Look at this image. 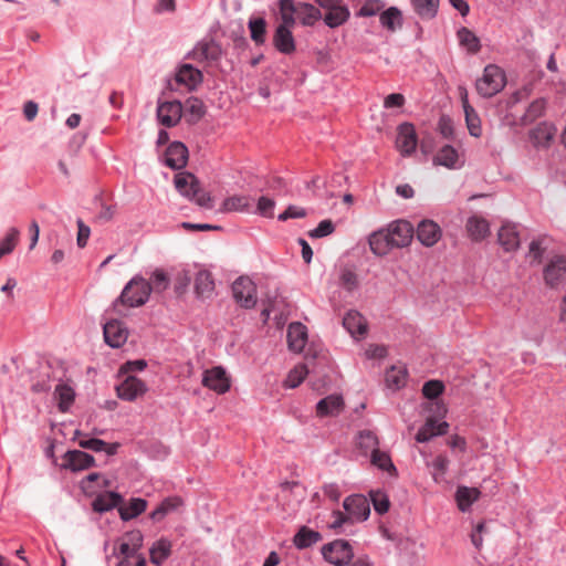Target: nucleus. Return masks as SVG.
Returning <instances> with one entry per match:
<instances>
[{
	"mask_svg": "<svg viewBox=\"0 0 566 566\" xmlns=\"http://www.w3.org/2000/svg\"><path fill=\"white\" fill-rule=\"evenodd\" d=\"M458 39L460 45L465 48L469 53L475 54L481 49L479 38L468 28H461L458 31Z\"/></svg>",
	"mask_w": 566,
	"mask_h": 566,
	"instance_id": "43",
	"label": "nucleus"
},
{
	"mask_svg": "<svg viewBox=\"0 0 566 566\" xmlns=\"http://www.w3.org/2000/svg\"><path fill=\"white\" fill-rule=\"evenodd\" d=\"M432 161L434 166H443L448 169H455L458 167L457 164L459 161V153L454 147L444 145L434 155Z\"/></svg>",
	"mask_w": 566,
	"mask_h": 566,
	"instance_id": "29",
	"label": "nucleus"
},
{
	"mask_svg": "<svg viewBox=\"0 0 566 566\" xmlns=\"http://www.w3.org/2000/svg\"><path fill=\"white\" fill-rule=\"evenodd\" d=\"M343 506L346 511V514L342 513L340 511L334 512V521L331 523L332 528L336 530L345 523L353 524L354 522L365 521L370 514L369 501L366 496L360 494L346 497Z\"/></svg>",
	"mask_w": 566,
	"mask_h": 566,
	"instance_id": "1",
	"label": "nucleus"
},
{
	"mask_svg": "<svg viewBox=\"0 0 566 566\" xmlns=\"http://www.w3.org/2000/svg\"><path fill=\"white\" fill-rule=\"evenodd\" d=\"M344 409V400L339 395H331L319 400L316 405V415L321 418L337 416Z\"/></svg>",
	"mask_w": 566,
	"mask_h": 566,
	"instance_id": "22",
	"label": "nucleus"
},
{
	"mask_svg": "<svg viewBox=\"0 0 566 566\" xmlns=\"http://www.w3.org/2000/svg\"><path fill=\"white\" fill-rule=\"evenodd\" d=\"M184 107L180 102H164L158 105L157 117L161 125L172 127L177 125L182 116Z\"/></svg>",
	"mask_w": 566,
	"mask_h": 566,
	"instance_id": "10",
	"label": "nucleus"
},
{
	"mask_svg": "<svg viewBox=\"0 0 566 566\" xmlns=\"http://www.w3.org/2000/svg\"><path fill=\"white\" fill-rule=\"evenodd\" d=\"M232 293L235 302L244 308H252L255 306L256 286L249 276H240L232 284Z\"/></svg>",
	"mask_w": 566,
	"mask_h": 566,
	"instance_id": "6",
	"label": "nucleus"
},
{
	"mask_svg": "<svg viewBox=\"0 0 566 566\" xmlns=\"http://www.w3.org/2000/svg\"><path fill=\"white\" fill-rule=\"evenodd\" d=\"M187 147L180 142L170 144L165 153V164L171 169H181L187 165Z\"/></svg>",
	"mask_w": 566,
	"mask_h": 566,
	"instance_id": "16",
	"label": "nucleus"
},
{
	"mask_svg": "<svg viewBox=\"0 0 566 566\" xmlns=\"http://www.w3.org/2000/svg\"><path fill=\"white\" fill-rule=\"evenodd\" d=\"M323 555L328 563L335 566H344L350 562L354 553L348 542L336 539L323 547Z\"/></svg>",
	"mask_w": 566,
	"mask_h": 566,
	"instance_id": "7",
	"label": "nucleus"
},
{
	"mask_svg": "<svg viewBox=\"0 0 566 566\" xmlns=\"http://www.w3.org/2000/svg\"><path fill=\"white\" fill-rule=\"evenodd\" d=\"M543 275L547 286L557 287L566 279V258L563 255L552 258L544 268Z\"/></svg>",
	"mask_w": 566,
	"mask_h": 566,
	"instance_id": "9",
	"label": "nucleus"
},
{
	"mask_svg": "<svg viewBox=\"0 0 566 566\" xmlns=\"http://www.w3.org/2000/svg\"><path fill=\"white\" fill-rule=\"evenodd\" d=\"M370 496L376 512H378L379 514L388 512L390 502L388 496L384 492L375 491L370 493Z\"/></svg>",
	"mask_w": 566,
	"mask_h": 566,
	"instance_id": "56",
	"label": "nucleus"
},
{
	"mask_svg": "<svg viewBox=\"0 0 566 566\" xmlns=\"http://www.w3.org/2000/svg\"><path fill=\"white\" fill-rule=\"evenodd\" d=\"M449 465V459L446 455H438L431 463L433 469L432 476L436 482H439L444 473L447 472Z\"/></svg>",
	"mask_w": 566,
	"mask_h": 566,
	"instance_id": "57",
	"label": "nucleus"
},
{
	"mask_svg": "<svg viewBox=\"0 0 566 566\" xmlns=\"http://www.w3.org/2000/svg\"><path fill=\"white\" fill-rule=\"evenodd\" d=\"M172 544L167 538L156 541L149 549L150 562L155 565H161L171 553Z\"/></svg>",
	"mask_w": 566,
	"mask_h": 566,
	"instance_id": "36",
	"label": "nucleus"
},
{
	"mask_svg": "<svg viewBox=\"0 0 566 566\" xmlns=\"http://www.w3.org/2000/svg\"><path fill=\"white\" fill-rule=\"evenodd\" d=\"M499 243L507 252L514 251L520 247V237L514 224H503L499 231Z\"/></svg>",
	"mask_w": 566,
	"mask_h": 566,
	"instance_id": "27",
	"label": "nucleus"
},
{
	"mask_svg": "<svg viewBox=\"0 0 566 566\" xmlns=\"http://www.w3.org/2000/svg\"><path fill=\"white\" fill-rule=\"evenodd\" d=\"M335 227L331 220H323L318 223V226L310 231V237L312 238H323L329 235L334 232Z\"/></svg>",
	"mask_w": 566,
	"mask_h": 566,
	"instance_id": "62",
	"label": "nucleus"
},
{
	"mask_svg": "<svg viewBox=\"0 0 566 566\" xmlns=\"http://www.w3.org/2000/svg\"><path fill=\"white\" fill-rule=\"evenodd\" d=\"M443 384L439 380H429L422 387V394L426 398L434 399L443 391Z\"/></svg>",
	"mask_w": 566,
	"mask_h": 566,
	"instance_id": "60",
	"label": "nucleus"
},
{
	"mask_svg": "<svg viewBox=\"0 0 566 566\" xmlns=\"http://www.w3.org/2000/svg\"><path fill=\"white\" fill-rule=\"evenodd\" d=\"M54 397L57 400L59 409L66 412L74 401V389L66 384H59L54 390Z\"/></svg>",
	"mask_w": 566,
	"mask_h": 566,
	"instance_id": "41",
	"label": "nucleus"
},
{
	"mask_svg": "<svg viewBox=\"0 0 566 566\" xmlns=\"http://www.w3.org/2000/svg\"><path fill=\"white\" fill-rule=\"evenodd\" d=\"M104 338L105 342L115 348L125 344L128 337V332L120 321L112 319L104 324Z\"/></svg>",
	"mask_w": 566,
	"mask_h": 566,
	"instance_id": "14",
	"label": "nucleus"
},
{
	"mask_svg": "<svg viewBox=\"0 0 566 566\" xmlns=\"http://www.w3.org/2000/svg\"><path fill=\"white\" fill-rule=\"evenodd\" d=\"M76 223L78 229L76 242L78 248H84L87 244V240L91 234V229L81 219H78Z\"/></svg>",
	"mask_w": 566,
	"mask_h": 566,
	"instance_id": "64",
	"label": "nucleus"
},
{
	"mask_svg": "<svg viewBox=\"0 0 566 566\" xmlns=\"http://www.w3.org/2000/svg\"><path fill=\"white\" fill-rule=\"evenodd\" d=\"M274 207L275 202L273 199L262 196L258 200L256 211L263 217L272 218Z\"/></svg>",
	"mask_w": 566,
	"mask_h": 566,
	"instance_id": "61",
	"label": "nucleus"
},
{
	"mask_svg": "<svg viewBox=\"0 0 566 566\" xmlns=\"http://www.w3.org/2000/svg\"><path fill=\"white\" fill-rule=\"evenodd\" d=\"M378 444L377 436L369 430L361 431L357 438V447L364 454L374 453L379 449Z\"/></svg>",
	"mask_w": 566,
	"mask_h": 566,
	"instance_id": "44",
	"label": "nucleus"
},
{
	"mask_svg": "<svg viewBox=\"0 0 566 566\" xmlns=\"http://www.w3.org/2000/svg\"><path fill=\"white\" fill-rule=\"evenodd\" d=\"M147 509V501L144 499H130L128 504L118 506V513L123 521H129L140 515Z\"/></svg>",
	"mask_w": 566,
	"mask_h": 566,
	"instance_id": "35",
	"label": "nucleus"
},
{
	"mask_svg": "<svg viewBox=\"0 0 566 566\" xmlns=\"http://www.w3.org/2000/svg\"><path fill=\"white\" fill-rule=\"evenodd\" d=\"M308 374L306 365L298 364L292 370H290L286 379L284 380V387L296 388L300 386Z\"/></svg>",
	"mask_w": 566,
	"mask_h": 566,
	"instance_id": "48",
	"label": "nucleus"
},
{
	"mask_svg": "<svg viewBox=\"0 0 566 566\" xmlns=\"http://www.w3.org/2000/svg\"><path fill=\"white\" fill-rule=\"evenodd\" d=\"M370 250L379 256L388 254L395 245L391 244L390 234L387 230H379L369 237Z\"/></svg>",
	"mask_w": 566,
	"mask_h": 566,
	"instance_id": "24",
	"label": "nucleus"
},
{
	"mask_svg": "<svg viewBox=\"0 0 566 566\" xmlns=\"http://www.w3.org/2000/svg\"><path fill=\"white\" fill-rule=\"evenodd\" d=\"M249 28L252 40L256 43H262L265 34V21L263 19L251 20L249 22Z\"/></svg>",
	"mask_w": 566,
	"mask_h": 566,
	"instance_id": "59",
	"label": "nucleus"
},
{
	"mask_svg": "<svg viewBox=\"0 0 566 566\" xmlns=\"http://www.w3.org/2000/svg\"><path fill=\"white\" fill-rule=\"evenodd\" d=\"M151 286L143 277L132 279L124 287L122 294L114 303V308L117 310L118 305L128 307H138L145 304L150 295Z\"/></svg>",
	"mask_w": 566,
	"mask_h": 566,
	"instance_id": "3",
	"label": "nucleus"
},
{
	"mask_svg": "<svg viewBox=\"0 0 566 566\" xmlns=\"http://www.w3.org/2000/svg\"><path fill=\"white\" fill-rule=\"evenodd\" d=\"M449 428L448 422H440L437 423V421L430 417L427 419L426 423L419 429V431L416 434V440L418 442H427L434 436H441L447 433V430Z\"/></svg>",
	"mask_w": 566,
	"mask_h": 566,
	"instance_id": "25",
	"label": "nucleus"
},
{
	"mask_svg": "<svg viewBox=\"0 0 566 566\" xmlns=\"http://www.w3.org/2000/svg\"><path fill=\"white\" fill-rule=\"evenodd\" d=\"M407 373L402 368L392 367L386 373V382L391 388H400L405 385Z\"/></svg>",
	"mask_w": 566,
	"mask_h": 566,
	"instance_id": "53",
	"label": "nucleus"
},
{
	"mask_svg": "<svg viewBox=\"0 0 566 566\" xmlns=\"http://www.w3.org/2000/svg\"><path fill=\"white\" fill-rule=\"evenodd\" d=\"M546 248L543 245V240H533L530 243L527 258L531 263L538 264L542 261Z\"/></svg>",
	"mask_w": 566,
	"mask_h": 566,
	"instance_id": "58",
	"label": "nucleus"
},
{
	"mask_svg": "<svg viewBox=\"0 0 566 566\" xmlns=\"http://www.w3.org/2000/svg\"><path fill=\"white\" fill-rule=\"evenodd\" d=\"M314 2L324 10L322 18L332 29L340 27L349 19V9L344 4V0H314Z\"/></svg>",
	"mask_w": 566,
	"mask_h": 566,
	"instance_id": "5",
	"label": "nucleus"
},
{
	"mask_svg": "<svg viewBox=\"0 0 566 566\" xmlns=\"http://www.w3.org/2000/svg\"><path fill=\"white\" fill-rule=\"evenodd\" d=\"M370 462L373 465L377 467L382 471H387L391 475L397 474V470L387 452H384L379 449L376 450L374 453L370 454Z\"/></svg>",
	"mask_w": 566,
	"mask_h": 566,
	"instance_id": "46",
	"label": "nucleus"
},
{
	"mask_svg": "<svg viewBox=\"0 0 566 566\" xmlns=\"http://www.w3.org/2000/svg\"><path fill=\"white\" fill-rule=\"evenodd\" d=\"M176 82L191 91L202 82V74L192 65L184 64L176 74Z\"/></svg>",
	"mask_w": 566,
	"mask_h": 566,
	"instance_id": "23",
	"label": "nucleus"
},
{
	"mask_svg": "<svg viewBox=\"0 0 566 566\" xmlns=\"http://www.w3.org/2000/svg\"><path fill=\"white\" fill-rule=\"evenodd\" d=\"M556 127L547 122L538 124L530 132V138L535 147H548L556 135Z\"/></svg>",
	"mask_w": 566,
	"mask_h": 566,
	"instance_id": "17",
	"label": "nucleus"
},
{
	"mask_svg": "<svg viewBox=\"0 0 566 566\" xmlns=\"http://www.w3.org/2000/svg\"><path fill=\"white\" fill-rule=\"evenodd\" d=\"M19 242V230L11 228L7 235L0 241V250L4 255L10 254Z\"/></svg>",
	"mask_w": 566,
	"mask_h": 566,
	"instance_id": "54",
	"label": "nucleus"
},
{
	"mask_svg": "<svg viewBox=\"0 0 566 566\" xmlns=\"http://www.w3.org/2000/svg\"><path fill=\"white\" fill-rule=\"evenodd\" d=\"M280 14L282 23L279 27H286L292 30L295 24L296 11L293 0H280Z\"/></svg>",
	"mask_w": 566,
	"mask_h": 566,
	"instance_id": "45",
	"label": "nucleus"
},
{
	"mask_svg": "<svg viewBox=\"0 0 566 566\" xmlns=\"http://www.w3.org/2000/svg\"><path fill=\"white\" fill-rule=\"evenodd\" d=\"M148 388L146 384L132 375H127L124 379L116 386V392L118 398L126 401H134L137 398L144 396L147 392Z\"/></svg>",
	"mask_w": 566,
	"mask_h": 566,
	"instance_id": "8",
	"label": "nucleus"
},
{
	"mask_svg": "<svg viewBox=\"0 0 566 566\" xmlns=\"http://www.w3.org/2000/svg\"><path fill=\"white\" fill-rule=\"evenodd\" d=\"M250 207L251 202L249 197L234 195L223 200L219 211L223 213L244 212L248 211Z\"/></svg>",
	"mask_w": 566,
	"mask_h": 566,
	"instance_id": "32",
	"label": "nucleus"
},
{
	"mask_svg": "<svg viewBox=\"0 0 566 566\" xmlns=\"http://www.w3.org/2000/svg\"><path fill=\"white\" fill-rule=\"evenodd\" d=\"M202 385L218 394H224L230 388V379L222 367H213L205 371Z\"/></svg>",
	"mask_w": 566,
	"mask_h": 566,
	"instance_id": "11",
	"label": "nucleus"
},
{
	"mask_svg": "<svg viewBox=\"0 0 566 566\" xmlns=\"http://www.w3.org/2000/svg\"><path fill=\"white\" fill-rule=\"evenodd\" d=\"M481 492L475 488L460 486L455 499L460 511L465 512L480 497Z\"/></svg>",
	"mask_w": 566,
	"mask_h": 566,
	"instance_id": "39",
	"label": "nucleus"
},
{
	"mask_svg": "<svg viewBox=\"0 0 566 566\" xmlns=\"http://www.w3.org/2000/svg\"><path fill=\"white\" fill-rule=\"evenodd\" d=\"M438 129L440 134L447 138L452 139L454 129H453V123L450 117L448 116H441L438 123Z\"/></svg>",
	"mask_w": 566,
	"mask_h": 566,
	"instance_id": "63",
	"label": "nucleus"
},
{
	"mask_svg": "<svg viewBox=\"0 0 566 566\" xmlns=\"http://www.w3.org/2000/svg\"><path fill=\"white\" fill-rule=\"evenodd\" d=\"M505 83L504 72L497 65L489 64L476 80L475 88L482 97H492L504 88Z\"/></svg>",
	"mask_w": 566,
	"mask_h": 566,
	"instance_id": "4",
	"label": "nucleus"
},
{
	"mask_svg": "<svg viewBox=\"0 0 566 566\" xmlns=\"http://www.w3.org/2000/svg\"><path fill=\"white\" fill-rule=\"evenodd\" d=\"M467 230L472 240L481 241L489 235L490 226L484 218L473 216L467 222Z\"/></svg>",
	"mask_w": 566,
	"mask_h": 566,
	"instance_id": "31",
	"label": "nucleus"
},
{
	"mask_svg": "<svg viewBox=\"0 0 566 566\" xmlns=\"http://www.w3.org/2000/svg\"><path fill=\"white\" fill-rule=\"evenodd\" d=\"M175 187L179 193L192 201L199 207L211 209L213 200L209 192L205 191L198 178L188 171L179 172L175 176Z\"/></svg>",
	"mask_w": 566,
	"mask_h": 566,
	"instance_id": "2",
	"label": "nucleus"
},
{
	"mask_svg": "<svg viewBox=\"0 0 566 566\" xmlns=\"http://www.w3.org/2000/svg\"><path fill=\"white\" fill-rule=\"evenodd\" d=\"M63 460L64 462L62 468L69 469L71 471L86 470L92 468L95 463V460L91 454L80 450L67 451L63 455Z\"/></svg>",
	"mask_w": 566,
	"mask_h": 566,
	"instance_id": "15",
	"label": "nucleus"
},
{
	"mask_svg": "<svg viewBox=\"0 0 566 566\" xmlns=\"http://www.w3.org/2000/svg\"><path fill=\"white\" fill-rule=\"evenodd\" d=\"M417 238L423 245L432 247L440 240L441 229L431 220H422L417 227Z\"/></svg>",
	"mask_w": 566,
	"mask_h": 566,
	"instance_id": "19",
	"label": "nucleus"
},
{
	"mask_svg": "<svg viewBox=\"0 0 566 566\" xmlns=\"http://www.w3.org/2000/svg\"><path fill=\"white\" fill-rule=\"evenodd\" d=\"M206 113V107L202 101L197 97H191L186 102L185 116L188 123H197Z\"/></svg>",
	"mask_w": 566,
	"mask_h": 566,
	"instance_id": "42",
	"label": "nucleus"
},
{
	"mask_svg": "<svg viewBox=\"0 0 566 566\" xmlns=\"http://www.w3.org/2000/svg\"><path fill=\"white\" fill-rule=\"evenodd\" d=\"M412 9L421 19H432L439 8V0H410Z\"/></svg>",
	"mask_w": 566,
	"mask_h": 566,
	"instance_id": "40",
	"label": "nucleus"
},
{
	"mask_svg": "<svg viewBox=\"0 0 566 566\" xmlns=\"http://www.w3.org/2000/svg\"><path fill=\"white\" fill-rule=\"evenodd\" d=\"M379 21L385 29L395 32L402 27V13L398 8L390 7L380 12Z\"/></svg>",
	"mask_w": 566,
	"mask_h": 566,
	"instance_id": "33",
	"label": "nucleus"
},
{
	"mask_svg": "<svg viewBox=\"0 0 566 566\" xmlns=\"http://www.w3.org/2000/svg\"><path fill=\"white\" fill-rule=\"evenodd\" d=\"M307 342V329L302 323H292L287 328L289 348L295 353L303 350Z\"/></svg>",
	"mask_w": 566,
	"mask_h": 566,
	"instance_id": "21",
	"label": "nucleus"
},
{
	"mask_svg": "<svg viewBox=\"0 0 566 566\" xmlns=\"http://www.w3.org/2000/svg\"><path fill=\"white\" fill-rule=\"evenodd\" d=\"M464 115L469 133L474 137L481 136V120L475 109L473 107H469L468 111H464Z\"/></svg>",
	"mask_w": 566,
	"mask_h": 566,
	"instance_id": "52",
	"label": "nucleus"
},
{
	"mask_svg": "<svg viewBox=\"0 0 566 566\" xmlns=\"http://www.w3.org/2000/svg\"><path fill=\"white\" fill-rule=\"evenodd\" d=\"M151 286V291L156 292V293H160L163 291H165L168 285H169V279L167 276V274L161 271V270H156L151 277H150V281L148 282Z\"/></svg>",
	"mask_w": 566,
	"mask_h": 566,
	"instance_id": "55",
	"label": "nucleus"
},
{
	"mask_svg": "<svg viewBox=\"0 0 566 566\" xmlns=\"http://www.w3.org/2000/svg\"><path fill=\"white\" fill-rule=\"evenodd\" d=\"M294 8L296 11V18L304 25H313L319 19H322V12L314 4L306 2H294Z\"/></svg>",
	"mask_w": 566,
	"mask_h": 566,
	"instance_id": "26",
	"label": "nucleus"
},
{
	"mask_svg": "<svg viewBox=\"0 0 566 566\" xmlns=\"http://www.w3.org/2000/svg\"><path fill=\"white\" fill-rule=\"evenodd\" d=\"M273 42L275 48L284 54H291L292 52L295 51V43L292 30L287 29L286 27L276 28Z\"/></svg>",
	"mask_w": 566,
	"mask_h": 566,
	"instance_id": "30",
	"label": "nucleus"
},
{
	"mask_svg": "<svg viewBox=\"0 0 566 566\" xmlns=\"http://www.w3.org/2000/svg\"><path fill=\"white\" fill-rule=\"evenodd\" d=\"M182 505V500L179 496H170L165 499L158 507L151 512L150 518L159 522L171 512L177 511Z\"/></svg>",
	"mask_w": 566,
	"mask_h": 566,
	"instance_id": "37",
	"label": "nucleus"
},
{
	"mask_svg": "<svg viewBox=\"0 0 566 566\" xmlns=\"http://www.w3.org/2000/svg\"><path fill=\"white\" fill-rule=\"evenodd\" d=\"M339 285L347 292L355 291L359 285L357 273L350 268H343L339 274Z\"/></svg>",
	"mask_w": 566,
	"mask_h": 566,
	"instance_id": "49",
	"label": "nucleus"
},
{
	"mask_svg": "<svg viewBox=\"0 0 566 566\" xmlns=\"http://www.w3.org/2000/svg\"><path fill=\"white\" fill-rule=\"evenodd\" d=\"M78 446L83 449H88L95 452L105 451L107 454H114L117 450V444H108L101 439H82Z\"/></svg>",
	"mask_w": 566,
	"mask_h": 566,
	"instance_id": "47",
	"label": "nucleus"
},
{
	"mask_svg": "<svg viewBox=\"0 0 566 566\" xmlns=\"http://www.w3.org/2000/svg\"><path fill=\"white\" fill-rule=\"evenodd\" d=\"M390 234L391 244L395 249L405 248L409 245L413 237V228L408 221H397L387 229Z\"/></svg>",
	"mask_w": 566,
	"mask_h": 566,
	"instance_id": "12",
	"label": "nucleus"
},
{
	"mask_svg": "<svg viewBox=\"0 0 566 566\" xmlns=\"http://www.w3.org/2000/svg\"><path fill=\"white\" fill-rule=\"evenodd\" d=\"M546 109V101L545 98H537L534 102L530 104L527 107L525 114H524V122L532 123L538 117H541Z\"/></svg>",
	"mask_w": 566,
	"mask_h": 566,
	"instance_id": "50",
	"label": "nucleus"
},
{
	"mask_svg": "<svg viewBox=\"0 0 566 566\" xmlns=\"http://www.w3.org/2000/svg\"><path fill=\"white\" fill-rule=\"evenodd\" d=\"M396 145L403 156H409L415 151L417 147V135L412 124L405 123L398 127Z\"/></svg>",
	"mask_w": 566,
	"mask_h": 566,
	"instance_id": "13",
	"label": "nucleus"
},
{
	"mask_svg": "<svg viewBox=\"0 0 566 566\" xmlns=\"http://www.w3.org/2000/svg\"><path fill=\"white\" fill-rule=\"evenodd\" d=\"M122 500L120 494L116 492H104L93 501V509L96 512H106L120 506Z\"/></svg>",
	"mask_w": 566,
	"mask_h": 566,
	"instance_id": "34",
	"label": "nucleus"
},
{
	"mask_svg": "<svg viewBox=\"0 0 566 566\" xmlns=\"http://www.w3.org/2000/svg\"><path fill=\"white\" fill-rule=\"evenodd\" d=\"M214 291L212 274L206 270L199 271L195 279V292L200 298H209Z\"/></svg>",
	"mask_w": 566,
	"mask_h": 566,
	"instance_id": "28",
	"label": "nucleus"
},
{
	"mask_svg": "<svg viewBox=\"0 0 566 566\" xmlns=\"http://www.w3.org/2000/svg\"><path fill=\"white\" fill-rule=\"evenodd\" d=\"M343 326L355 338L364 337L367 334V322L357 311H348L343 318Z\"/></svg>",
	"mask_w": 566,
	"mask_h": 566,
	"instance_id": "20",
	"label": "nucleus"
},
{
	"mask_svg": "<svg viewBox=\"0 0 566 566\" xmlns=\"http://www.w3.org/2000/svg\"><path fill=\"white\" fill-rule=\"evenodd\" d=\"M384 8L385 2L381 0H365L356 15L363 18L374 17L380 13Z\"/></svg>",
	"mask_w": 566,
	"mask_h": 566,
	"instance_id": "51",
	"label": "nucleus"
},
{
	"mask_svg": "<svg viewBox=\"0 0 566 566\" xmlns=\"http://www.w3.org/2000/svg\"><path fill=\"white\" fill-rule=\"evenodd\" d=\"M221 55V49L214 41H203L196 45L191 52V56L195 61L202 62H214Z\"/></svg>",
	"mask_w": 566,
	"mask_h": 566,
	"instance_id": "18",
	"label": "nucleus"
},
{
	"mask_svg": "<svg viewBox=\"0 0 566 566\" xmlns=\"http://www.w3.org/2000/svg\"><path fill=\"white\" fill-rule=\"evenodd\" d=\"M321 539L322 536L318 532H315L306 526H302L295 534L293 543L298 549H304L318 543Z\"/></svg>",
	"mask_w": 566,
	"mask_h": 566,
	"instance_id": "38",
	"label": "nucleus"
}]
</instances>
